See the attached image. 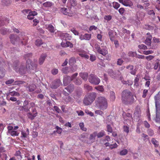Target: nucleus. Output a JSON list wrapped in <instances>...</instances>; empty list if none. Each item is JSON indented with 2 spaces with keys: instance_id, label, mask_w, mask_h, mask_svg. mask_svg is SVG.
I'll return each mask as SVG.
<instances>
[{
  "instance_id": "nucleus-55",
  "label": "nucleus",
  "mask_w": 160,
  "mask_h": 160,
  "mask_svg": "<svg viewBox=\"0 0 160 160\" xmlns=\"http://www.w3.org/2000/svg\"><path fill=\"white\" fill-rule=\"evenodd\" d=\"M74 83L76 84L79 85L82 84V82L80 79H77L74 81Z\"/></svg>"
},
{
  "instance_id": "nucleus-38",
  "label": "nucleus",
  "mask_w": 160,
  "mask_h": 160,
  "mask_svg": "<svg viewBox=\"0 0 160 160\" xmlns=\"http://www.w3.org/2000/svg\"><path fill=\"white\" fill-rule=\"evenodd\" d=\"M108 35L110 40L111 41H113L114 40L113 31L112 30L108 32Z\"/></svg>"
},
{
  "instance_id": "nucleus-17",
  "label": "nucleus",
  "mask_w": 160,
  "mask_h": 160,
  "mask_svg": "<svg viewBox=\"0 0 160 160\" xmlns=\"http://www.w3.org/2000/svg\"><path fill=\"white\" fill-rule=\"evenodd\" d=\"M97 135V132H94L93 133L91 134L90 135L89 139L92 142H93L95 141L96 137Z\"/></svg>"
},
{
  "instance_id": "nucleus-11",
  "label": "nucleus",
  "mask_w": 160,
  "mask_h": 160,
  "mask_svg": "<svg viewBox=\"0 0 160 160\" xmlns=\"http://www.w3.org/2000/svg\"><path fill=\"white\" fill-rule=\"evenodd\" d=\"M72 78L68 76H66L64 77L63 79V84L64 86H66L72 80Z\"/></svg>"
},
{
  "instance_id": "nucleus-16",
  "label": "nucleus",
  "mask_w": 160,
  "mask_h": 160,
  "mask_svg": "<svg viewBox=\"0 0 160 160\" xmlns=\"http://www.w3.org/2000/svg\"><path fill=\"white\" fill-rule=\"evenodd\" d=\"M91 38V34H85L84 35H81L80 37L81 40H89Z\"/></svg>"
},
{
  "instance_id": "nucleus-27",
  "label": "nucleus",
  "mask_w": 160,
  "mask_h": 160,
  "mask_svg": "<svg viewBox=\"0 0 160 160\" xmlns=\"http://www.w3.org/2000/svg\"><path fill=\"white\" fill-rule=\"evenodd\" d=\"M61 70L62 73L64 74H68L70 72V71L71 70V69L69 68L68 67H65L62 68Z\"/></svg>"
},
{
  "instance_id": "nucleus-8",
  "label": "nucleus",
  "mask_w": 160,
  "mask_h": 160,
  "mask_svg": "<svg viewBox=\"0 0 160 160\" xmlns=\"http://www.w3.org/2000/svg\"><path fill=\"white\" fill-rule=\"evenodd\" d=\"M60 11L64 14L70 17H72L73 15V13L71 12L70 10L64 7L60 8Z\"/></svg>"
},
{
  "instance_id": "nucleus-43",
  "label": "nucleus",
  "mask_w": 160,
  "mask_h": 160,
  "mask_svg": "<svg viewBox=\"0 0 160 160\" xmlns=\"http://www.w3.org/2000/svg\"><path fill=\"white\" fill-rule=\"evenodd\" d=\"M47 29L51 32H54V27L51 25H49Z\"/></svg>"
},
{
  "instance_id": "nucleus-22",
  "label": "nucleus",
  "mask_w": 160,
  "mask_h": 160,
  "mask_svg": "<svg viewBox=\"0 0 160 160\" xmlns=\"http://www.w3.org/2000/svg\"><path fill=\"white\" fill-rule=\"evenodd\" d=\"M80 76L85 81H86L87 80L88 74L87 72H83L79 73Z\"/></svg>"
},
{
  "instance_id": "nucleus-59",
  "label": "nucleus",
  "mask_w": 160,
  "mask_h": 160,
  "mask_svg": "<svg viewBox=\"0 0 160 160\" xmlns=\"http://www.w3.org/2000/svg\"><path fill=\"white\" fill-rule=\"evenodd\" d=\"M94 47L98 52V51H99L101 48L100 47V45L97 43H96L95 44Z\"/></svg>"
},
{
  "instance_id": "nucleus-37",
  "label": "nucleus",
  "mask_w": 160,
  "mask_h": 160,
  "mask_svg": "<svg viewBox=\"0 0 160 160\" xmlns=\"http://www.w3.org/2000/svg\"><path fill=\"white\" fill-rule=\"evenodd\" d=\"M110 93L111 100L112 101L114 100L116 98L115 92L113 91H111Z\"/></svg>"
},
{
  "instance_id": "nucleus-51",
  "label": "nucleus",
  "mask_w": 160,
  "mask_h": 160,
  "mask_svg": "<svg viewBox=\"0 0 160 160\" xmlns=\"http://www.w3.org/2000/svg\"><path fill=\"white\" fill-rule=\"evenodd\" d=\"M128 151L126 149H124L120 152L119 154L121 155H125L128 153Z\"/></svg>"
},
{
  "instance_id": "nucleus-46",
  "label": "nucleus",
  "mask_w": 160,
  "mask_h": 160,
  "mask_svg": "<svg viewBox=\"0 0 160 160\" xmlns=\"http://www.w3.org/2000/svg\"><path fill=\"white\" fill-rule=\"evenodd\" d=\"M105 132L103 131H102L98 133L97 132V136L98 138H101L105 135Z\"/></svg>"
},
{
  "instance_id": "nucleus-47",
  "label": "nucleus",
  "mask_w": 160,
  "mask_h": 160,
  "mask_svg": "<svg viewBox=\"0 0 160 160\" xmlns=\"http://www.w3.org/2000/svg\"><path fill=\"white\" fill-rule=\"evenodd\" d=\"M155 7L158 10H160V0H157L156 1Z\"/></svg>"
},
{
  "instance_id": "nucleus-28",
  "label": "nucleus",
  "mask_w": 160,
  "mask_h": 160,
  "mask_svg": "<svg viewBox=\"0 0 160 160\" xmlns=\"http://www.w3.org/2000/svg\"><path fill=\"white\" fill-rule=\"evenodd\" d=\"M84 87L85 89L88 91H91L92 89V87L87 83L84 84Z\"/></svg>"
},
{
  "instance_id": "nucleus-3",
  "label": "nucleus",
  "mask_w": 160,
  "mask_h": 160,
  "mask_svg": "<svg viewBox=\"0 0 160 160\" xmlns=\"http://www.w3.org/2000/svg\"><path fill=\"white\" fill-rule=\"evenodd\" d=\"M97 94L95 92H92L87 94L83 99V102L85 105L91 104L95 100Z\"/></svg>"
},
{
  "instance_id": "nucleus-34",
  "label": "nucleus",
  "mask_w": 160,
  "mask_h": 160,
  "mask_svg": "<svg viewBox=\"0 0 160 160\" xmlns=\"http://www.w3.org/2000/svg\"><path fill=\"white\" fill-rule=\"evenodd\" d=\"M8 133L13 137L18 136L19 135V133L17 132V131L14 130L11 131Z\"/></svg>"
},
{
  "instance_id": "nucleus-14",
  "label": "nucleus",
  "mask_w": 160,
  "mask_h": 160,
  "mask_svg": "<svg viewBox=\"0 0 160 160\" xmlns=\"http://www.w3.org/2000/svg\"><path fill=\"white\" fill-rule=\"evenodd\" d=\"M29 102L28 101L25 100L23 102V106L22 107V108L27 112L28 111L30 108V107L29 106Z\"/></svg>"
},
{
  "instance_id": "nucleus-23",
  "label": "nucleus",
  "mask_w": 160,
  "mask_h": 160,
  "mask_svg": "<svg viewBox=\"0 0 160 160\" xmlns=\"http://www.w3.org/2000/svg\"><path fill=\"white\" fill-rule=\"evenodd\" d=\"M125 6L132 7L133 5L132 2L129 0H125L122 4Z\"/></svg>"
},
{
  "instance_id": "nucleus-7",
  "label": "nucleus",
  "mask_w": 160,
  "mask_h": 160,
  "mask_svg": "<svg viewBox=\"0 0 160 160\" xmlns=\"http://www.w3.org/2000/svg\"><path fill=\"white\" fill-rule=\"evenodd\" d=\"M27 153V152L26 151L21 150V151H18L16 152L15 156L17 157L18 159L21 160L23 156L25 157V155Z\"/></svg>"
},
{
  "instance_id": "nucleus-39",
  "label": "nucleus",
  "mask_w": 160,
  "mask_h": 160,
  "mask_svg": "<svg viewBox=\"0 0 160 160\" xmlns=\"http://www.w3.org/2000/svg\"><path fill=\"white\" fill-rule=\"evenodd\" d=\"M151 142L154 145L155 147H158L159 144L158 142L155 139L153 138L152 139Z\"/></svg>"
},
{
  "instance_id": "nucleus-35",
  "label": "nucleus",
  "mask_w": 160,
  "mask_h": 160,
  "mask_svg": "<svg viewBox=\"0 0 160 160\" xmlns=\"http://www.w3.org/2000/svg\"><path fill=\"white\" fill-rule=\"evenodd\" d=\"M95 88L97 90L102 92H103L104 90L102 86H98L96 87H95Z\"/></svg>"
},
{
  "instance_id": "nucleus-25",
  "label": "nucleus",
  "mask_w": 160,
  "mask_h": 160,
  "mask_svg": "<svg viewBox=\"0 0 160 160\" xmlns=\"http://www.w3.org/2000/svg\"><path fill=\"white\" fill-rule=\"evenodd\" d=\"M74 85L72 84H70L65 88V89H66L67 91L70 93H71V92H72L74 90Z\"/></svg>"
},
{
  "instance_id": "nucleus-24",
  "label": "nucleus",
  "mask_w": 160,
  "mask_h": 160,
  "mask_svg": "<svg viewBox=\"0 0 160 160\" xmlns=\"http://www.w3.org/2000/svg\"><path fill=\"white\" fill-rule=\"evenodd\" d=\"M54 5V3L51 2H46L43 4V7L48 8L52 7Z\"/></svg>"
},
{
  "instance_id": "nucleus-44",
  "label": "nucleus",
  "mask_w": 160,
  "mask_h": 160,
  "mask_svg": "<svg viewBox=\"0 0 160 160\" xmlns=\"http://www.w3.org/2000/svg\"><path fill=\"white\" fill-rule=\"evenodd\" d=\"M8 32V31L6 28H2L0 30V33L3 35L7 34Z\"/></svg>"
},
{
  "instance_id": "nucleus-60",
  "label": "nucleus",
  "mask_w": 160,
  "mask_h": 160,
  "mask_svg": "<svg viewBox=\"0 0 160 160\" xmlns=\"http://www.w3.org/2000/svg\"><path fill=\"white\" fill-rule=\"evenodd\" d=\"M148 92V90L147 89H145L143 91V94L142 95V97L143 98H145Z\"/></svg>"
},
{
  "instance_id": "nucleus-61",
  "label": "nucleus",
  "mask_w": 160,
  "mask_h": 160,
  "mask_svg": "<svg viewBox=\"0 0 160 160\" xmlns=\"http://www.w3.org/2000/svg\"><path fill=\"white\" fill-rule=\"evenodd\" d=\"M109 74L110 76L112 78H114L116 76L115 73L112 70L110 71Z\"/></svg>"
},
{
  "instance_id": "nucleus-54",
  "label": "nucleus",
  "mask_w": 160,
  "mask_h": 160,
  "mask_svg": "<svg viewBox=\"0 0 160 160\" xmlns=\"http://www.w3.org/2000/svg\"><path fill=\"white\" fill-rule=\"evenodd\" d=\"M152 41L154 43H160V38H157L155 37H154L153 38Z\"/></svg>"
},
{
  "instance_id": "nucleus-2",
  "label": "nucleus",
  "mask_w": 160,
  "mask_h": 160,
  "mask_svg": "<svg viewBox=\"0 0 160 160\" xmlns=\"http://www.w3.org/2000/svg\"><path fill=\"white\" fill-rule=\"evenodd\" d=\"M95 104L96 107L102 110L106 109L108 107L107 100L104 97H98L95 101Z\"/></svg>"
},
{
  "instance_id": "nucleus-19",
  "label": "nucleus",
  "mask_w": 160,
  "mask_h": 160,
  "mask_svg": "<svg viewBox=\"0 0 160 160\" xmlns=\"http://www.w3.org/2000/svg\"><path fill=\"white\" fill-rule=\"evenodd\" d=\"M127 69H128L130 71V73L133 75H135L136 73V70L133 69V66L132 65H129L126 67Z\"/></svg>"
},
{
  "instance_id": "nucleus-15",
  "label": "nucleus",
  "mask_w": 160,
  "mask_h": 160,
  "mask_svg": "<svg viewBox=\"0 0 160 160\" xmlns=\"http://www.w3.org/2000/svg\"><path fill=\"white\" fill-rule=\"evenodd\" d=\"M141 111L140 107L137 106L134 112V116L136 117L139 118L141 116Z\"/></svg>"
},
{
  "instance_id": "nucleus-36",
  "label": "nucleus",
  "mask_w": 160,
  "mask_h": 160,
  "mask_svg": "<svg viewBox=\"0 0 160 160\" xmlns=\"http://www.w3.org/2000/svg\"><path fill=\"white\" fill-rule=\"evenodd\" d=\"M76 62V60L74 58L72 57L69 60V63L70 65H72Z\"/></svg>"
},
{
  "instance_id": "nucleus-57",
  "label": "nucleus",
  "mask_w": 160,
  "mask_h": 160,
  "mask_svg": "<svg viewBox=\"0 0 160 160\" xmlns=\"http://www.w3.org/2000/svg\"><path fill=\"white\" fill-rule=\"evenodd\" d=\"M52 73L53 75H55L58 73V70L57 69L54 68L52 70Z\"/></svg>"
},
{
  "instance_id": "nucleus-26",
  "label": "nucleus",
  "mask_w": 160,
  "mask_h": 160,
  "mask_svg": "<svg viewBox=\"0 0 160 160\" xmlns=\"http://www.w3.org/2000/svg\"><path fill=\"white\" fill-rule=\"evenodd\" d=\"M29 134V129L27 128L26 132L25 131H22L21 132V137H23L24 138H26L27 136Z\"/></svg>"
},
{
  "instance_id": "nucleus-64",
  "label": "nucleus",
  "mask_w": 160,
  "mask_h": 160,
  "mask_svg": "<svg viewBox=\"0 0 160 160\" xmlns=\"http://www.w3.org/2000/svg\"><path fill=\"white\" fill-rule=\"evenodd\" d=\"M118 12L121 14L122 15L125 12V9L123 8H120L119 9Z\"/></svg>"
},
{
  "instance_id": "nucleus-29",
  "label": "nucleus",
  "mask_w": 160,
  "mask_h": 160,
  "mask_svg": "<svg viewBox=\"0 0 160 160\" xmlns=\"http://www.w3.org/2000/svg\"><path fill=\"white\" fill-rule=\"evenodd\" d=\"M35 43L36 45L38 47H39L43 44L42 40L39 39H37L35 41Z\"/></svg>"
},
{
  "instance_id": "nucleus-33",
  "label": "nucleus",
  "mask_w": 160,
  "mask_h": 160,
  "mask_svg": "<svg viewBox=\"0 0 160 160\" xmlns=\"http://www.w3.org/2000/svg\"><path fill=\"white\" fill-rule=\"evenodd\" d=\"M28 90L30 92H32L34 91L36 88V86L34 84H32L28 87Z\"/></svg>"
},
{
  "instance_id": "nucleus-56",
  "label": "nucleus",
  "mask_w": 160,
  "mask_h": 160,
  "mask_svg": "<svg viewBox=\"0 0 160 160\" xmlns=\"http://www.w3.org/2000/svg\"><path fill=\"white\" fill-rule=\"evenodd\" d=\"M148 47H149L148 48L151 49H155L157 48V46L155 44L152 43L151 46H148Z\"/></svg>"
},
{
  "instance_id": "nucleus-5",
  "label": "nucleus",
  "mask_w": 160,
  "mask_h": 160,
  "mask_svg": "<svg viewBox=\"0 0 160 160\" xmlns=\"http://www.w3.org/2000/svg\"><path fill=\"white\" fill-rule=\"evenodd\" d=\"M89 82L92 84L98 85L100 82V79L95 74H91L88 77Z\"/></svg>"
},
{
  "instance_id": "nucleus-12",
  "label": "nucleus",
  "mask_w": 160,
  "mask_h": 160,
  "mask_svg": "<svg viewBox=\"0 0 160 160\" xmlns=\"http://www.w3.org/2000/svg\"><path fill=\"white\" fill-rule=\"evenodd\" d=\"M61 84L60 80H57L51 84L50 87L52 88L56 89Z\"/></svg>"
},
{
  "instance_id": "nucleus-1",
  "label": "nucleus",
  "mask_w": 160,
  "mask_h": 160,
  "mask_svg": "<svg viewBox=\"0 0 160 160\" xmlns=\"http://www.w3.org/2000/svg\"><path fill=\"white\" fill-rule=\"evenodd\" d=\"M121 99L122 103L126 105L131 104L135 101L132 92L128 90L122 92Z\"/></svg>"
},
{
  "instance_id": "nucleus-32",
  "label": "nucleus",
  "mask_w": 160,
  "mask_h": 160,
  "mask_svg": "<svg viewBox=\"0 0 160 160\" xmlns=\"http://www.w3.org/2000/svg\"><path fill=\"white\" fill-rule=\"evenodd\" d=\"M6 65V62L1 57H0V68H3Z\"/></svg>"
},
{
  "instance_id": "nucleus-13",
  "label": "nucleus",
  "mask_w": 160,
  "mask_h": 160,
  "mask_svg": "<svg viewBox=\"0 0 160 160\" xmlns=\"http://www.w3.org/2000/svg\"><path fill=\"white\" fill-rule=\"evenodd\" d=\"M147 35H148L147 37L146 40L145 41V43L148 46H151V40L152 39V35H151L150 33H148Z\"/></svg>"
},
{
  "instance_id": "nucleus-40",
  "label": "nucleus",
  "mask_w": 160,
  "mask_h": 160,
  "mask_svg": "<svg viewBox=\"0 0 160 160\" xmlns=\"http://www.w3.org/2000/svg\"><path fill=\"white\" fill-rule=\"evenodd\" d=\"M123 132L128 134L129 132V128L128 126L124 125L123 127Z\"/></svg>"
},
{
  "instance_id": "nucleus-4",
  "label": "nucleus",
  "mask_w": 160,
  "mask_h": 160,
  "mask_svg": "<svg viewBox=\"0 0 160 160\" xmlns=\"http://www.w3.org/2000/svg\"><path fill=\"white\" fill-rule=\"evenodd\" d=\"M26 67L27 72L29 73H31L32 71L36 70L37 67V64L33 63L30 59H28L26 61Z\"/></svg>"
},
{
  "instance_id": "nucleus-18",
  "label": "nucleus",
  "mask_w": 160,
  "mask_h": 160,
  "mask_svg": "<svg viewBox=\"0 0 160 160\" xmlns=\"http://www.w3.org/2000/svg\"><path fill=\"white\" fill-rule=\"evenodd\" d=\"M47 56V55L45 53H43L41 55L39 60V63L40 64L42 65L43 64Z\"/></svg>"
},
{
  "instance_id": "nucleus-10",
  "label": "nucleus",
  "mask_w": 160,
  "mask_h": 160,
  "mask_svg": "<svg viewBox=\"0 0 160 160\" xmlns=\"http://www.w3.org/2000/svg\"><path fill=\"white\" fill-rule=\"evenodd\" d=\"M17 72H19L21 75H23L25 74L26 72L27 68L23 64H21L18 69V70L16 71Z\"/></svg>"
},
{
  "instance_id": "nucleus-31",
  "label": "nucleus",
  "mask_w": 160,
  "mask_h": 160,
  "mask_svg": "<svg viewBox=\"0 0 160 160\" xmlns=\"http://www.w3.org/2000/svg\"><path fill=\"white\" fill-rule=\"evenodd\" d=\"M79 55L83 58L88 59L89 58L88 55L87 54L86 52L84 51H82V53H79Z\"/></svg>"
},
{
  "instance_id": "nucleus-42",
  "label": "nucleus",
  "mask_w": 160,
  "mask_h": 160,
  "mask_svg": "<svg viewBox=\"0 0 160 160\" xmlns=\"http://www.w3.org/2000/svg\"><path fill=\"white\" fill-rule=\"evenodd\" d=\"M27 116L29 118L32 120H33L36 117L35 114H32L31 112H29L27 114Z\"/></svg>"
},
{
  "instance_id": "nucleus-45",
  "label": "nucleus",
  "mask_w": 160,
  "mask_h": 160,
  "mask_svg": "<svg viewBox=\"0 0 160 160\" xmlns=\"http://www.w3.org/2000/svg\"><path fill=\"white\" fill-rule=\"evenodd\" d=\"M112 5L113 7L116 9H117L120 6V4L118 2H113Z\"/></svg>"
},
{
  "instance_id": "nucleus-62",
  "label": "nucleus",
  "mask_w": 160,
  "mask_h": 160,
  "mask_svg": "<svg viewBox=\"0 0 160 160\" xmlns=\"http://www.w3.org/2000/svg\"><path fill=\"white\" fill-rule=\"evenodd\" d=\"M154 56L152 55H149L146 57V59L148 61H150L153 59Z\"/></svg>"
},
{
  "instance_id": "nucleus-63",
  "label": "nucleus",
  "mask_w": 160,
  "mask_h": 160,
  "mask_svg": "<svg viewBox=\"0 0 160 160\" xmlns=\"http://www.w3.org/2000/svg\"><path fill=\"white\" fill-rule=\"evenodd\" d=\"M71 31L75 35H78L79 34V33L78 31H76V29L73 28L71 29Z\"/></svg>"
},
{
  "instance_id": "nucleus-6",
  "label": "nucleus",
  "mask_w": 160,
  "mask_h": 160,
  "mask_svg": "<svg viewBox=\"0 0 160 160\" xmlns=\"http://www.w3.org/2000/svg\"><path fill=\"white\" fill-rule=\"evenodd\" d=\"M9 38L10 42L13 44L14 45L17 42H20L19 37L17 35L10 34L9 36Z\"/></svg>"
},
{
  "instance_id": "nucleus-20",
  "label": "nucleus",
  "mask_w": 160,
  "mask_h": 160,
  "mask_svg": "<svg viewBox=\"0 0 160 160\" xmlns=\"http://www.w3.org/2000/svg\"><path fill=\"white\" fill-rule=\"evenodd\" d=\"M98 52L103 56H105L108 54V51L106 48H101L100 50L98 51Z\"/></svg>"
},
{
  "instance_id": "nucleus-50",
  "label": "nucleus",
  "mask_w": 160,
  "mask_h": 160,
  "mask_svg": "<svg viewBox=\"0 0 160 160\" xmlns=\"http://www.w3.org/2000/svg\"><path fill=\"white\" fill-rule=\"evenodd\" d=\"M138 47L141 49L146 50L148 49L147 46L143 44L139 45Z\"/></svg>"
},
{
  "instance_id": "nucleus-52",
  "label": "nucleus",
  "mask_w": 160,
  "mask_h": 160,
  "mask_svg": "<svg viewBox=\"0 0 160 160\" xmlns=\"http://www.w3.org/2000/svg\"><path fill=\"white\" fill-rule=\"evenodd\" d=\"M56 129H57L56 132L58 133L59 134L61 133L62 131V129L61 128L57 126L56 127Z\"/></svg>"
},
{
  "instance_id": "nucleus-58",
  "label": "nucleus",
  "mask_w": 160,
  "mask_h": 160,
  "mask_svg": "<svg viewBox=\"0 0 160 160\" xmlns=\"http://www.w3.org/2000/svg\"><path fill=\"white\" fill-rule=\"evenodd\" d=\"M14 82V80L13 79H11L6 81L5 82V83L7 85H8L12 84Z\"/></svg>"
},
{
  "instance_id": "nucleus-48",
  "label": "nucleus",
  "mask_w": 160,
  "mask_h": 160,
  "mask_svg": "<svg viewBox=\"0 0 160 160\" xmlns=\"http://www.w3.org/2000/svg\"><path fill=\"white\" fill-rule=\"evenodd\" d=\"M79 125L80 127V128L82 130L84 131H87V129L86 128L84 127V124L83 123H80Z\"/></svg>"
},
{
  "instance_id": "nucleus-53",
  "label": "nucleus",
  "mask_w": 160,
  "mask_h": 160,
  "mask_svg": "<svg viewBox=\"0 0 160 160\" xmlns=\"http://www.w3.org/2000/svg\"><path fill=\"white\" fill-rule=\"evenodd\" d=\"M154 52L152 50H148L144 51L143 52V54L146 55H148L149 54H152Z\"/></svg>"
},
{
  "instance_id": "nucleus-41",
  "label": "nucleus",
  "mask_w": 160,
  "mask_h": 160,
  "mask_svg": "<svg viewBox=\"0 0 160 160\" xmlns=\"http://www.w3.org/2000/svg\"><path fill=\"white\" fill-rule=\"evenodd\" d=\"M9 95L12 96H20V94L18 92L13 91L11 92H10L9 93Z\"/></svg>"
},
{
  "instance_id": "nucleus-21",
  "label": "nucleus",
  "mask_w": 160,
  "mask_h": 160,
  "mask_svg": "<svg viewBox=\"0 0 160 160\" xmlns=\"http://www.w3.org/2000/svg\"><path fill=\"white\" fill-rule=\"evenodd\" d=\"M62 36L63 37V39H64L65 40H70L72 38V37L71 35L68 33H62Z\"/></svg>"
},
{
  "instance_id": "nucleus-49",
  "label": "nucleus",
  "mask_w": 160,
  "mask_h": 160,
  "mask_svg": "<svg viewBox=\"0 0 160 160\" xmlns=\"http://www.w3.org/2000/svg\"><path fill=\"white\" fill-rule=\"evenodd\" d=\"M112 17L110 15H105L104 17V19L105 20L108 21H109L112 19Z\"/></svg>"
},
{
  "instance_id": "nucleus-30",
  "label": "nucleus",
  "mask_w": 160,
  "mask_h": 160,
  "mask_svg": "<svg viewBox=\"0 0 160 160\" xmlns=\"http://www.w3.org/2000/svg\"><path fill=\"white\" fill-rule=\"evenodd\" d=\"M5 71L3 68H0V78H2L5 75Z\"/></svg>"
},
{
  "instance_id": "nucleus-9",
  "label": "nucleus",
  "mask_w": 160,
  "mask_h": 160,
  "mask_svg": "<svg viewBox=\"0 0 160 160\" xmlns=\"http://www.w3.org/2000/svg\"><path fill=\"white\" fill-rule=\"evenodd\" d=\"M12 62H13L12 66L13 68L15 71L18 70L19 64L18 59L16 57H13L12 59Z\"/></svg>"
}]
</instances>
